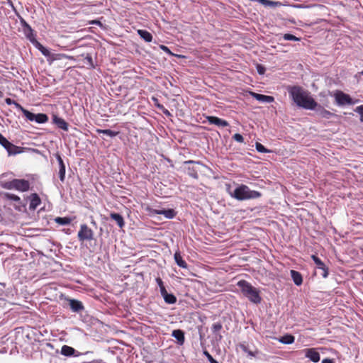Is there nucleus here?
Segmentation results:
<instances>
[{
    "label": "nucleus",
    "instance_id": "obj_1",
    "mask_svg": "<svg viewBox=\"0 0 363 363\" xmlns=\"http://www.w3.org/2000/svg\"><path fill=\"white\" fill-rule=\"evenodd\" d=\"M287 91L294 103L300 108L313 111L318 106V103L311 93L300 86H289Z\"/></svg>",
    "mask_w": 363,
    "mask_h": 363
},
{
    "label": "nucleus",
    "instance_id": "obj_2",
    "mask_svg": "<svg viewBox=\"0 0 363 363\" xmlns=\"http://www.w3.org/2000/svg\"><path fill=\"white\" fill-rule=\"evenodd\" d=\"M227 191L231 197L238 201L257 199L262 196V194L259 191L251 190L245 184L238 186L233 191H231L230 186L228 185Z\"/></svg>",
    "mask_w": 363,
    "mask_h": 363
},
{
    "label": "nucleus",
    "instance_id": "obj_3",
    "mask_svg": "<svg viewBox=\"0 0 363 363\" xmlns=\"http://www.w3.org/2000/svg\"><path fill=\"white\" fill-rule=\"evenodd\" d=\"M237 286L240 288L243 296L248 300L255 304H259L262 301L259 291L254 287L250 282L242 279L237 283Z\"/></svg>",
    "mask_w": 363,
    "mask_h": 363
},
{
    "label": "nucleus",
    "instance_id": "obj_4",
    "mask_svg": "<svg viewBox=\"0 0 363 363\" xmlns=\"http://www.w3.org/2000/svg\"><path fill=\"white\" fill-rule=\"evenodd\" d=\"M0 186L4 189H15L21 192L27 191L30 189L29 182L23 179H13L11 181L1 182Z\"/></svg>",
    "mask_w": 363,
    "mask_h": 363
},
{
    "label": "nucleus",
    "instance_id": "obj_5",
    "mask_svg": "<svg viewBox=\"0 0 363 363\" xmlns=\"http://www.w3.org/2000/svg\"><path fill=\"white\" fill-rule=\"evenodd\" d=\"M23 115L30 121H35L37 123H45L48 121V116L45 113H33L25 108Z\"/></svg>",
    "mask_w": 363,
    "mask_h": 363
},
{
    "label": "nucleus",
    "instance_id": "obj_6",
    "mask_svg": "<svg viewBox=\"0 0 363 363\" xmlns=\"http://www.w3.org/2000/svg\"><path fill=\"white\" fill-rule=\"evenodd\" d=\"M77 237L79 241L91 240L94 239V232L87 225L82 224Z\"/></svg>",
    "mask_w": 363,
    "mask_h": 363
},
{
    "label": "nucleus",
    "instance_id": "obj_7",
    "mask_svg": "<svg viewBox=\"0 0 363 363\" xmlns=\"http://www.w3.org/2000/svg\"><path fill=\"white\" fill-rule=\"evenodd\" d=\"M184 164L187 165L186 167L187 174L194 179H198V169L195 165H202V162L200 161L187 160L184 162Z\"/></svg>",
    "mask_w": 363,
    "mask_h": 363
},
{
    "label": "nucleus",
    "instance_id": "obj_8",
    "mask_svg": "<svg viewBox=\"0 0 363 363\" xmlns=\"http://www.w3.org/2000/svg\"><path fill=\"white\" fill-rule=\"evenodd\" d=\"M335 99L338 106L352 105L354 104L351 96L341 91H337L335 94Z\"/></svg>",
    "mask_w": 363,
    "mask_h": 363
},
{
    "label": "nucleus",
    "instance_id": "obj_9",
    "mask_svg": "<svg viewBox=\"0 0 363 363\" xmlns=\"http://www.w3.org/2000/svg\"><path fill=\"white\" fill-rule=\"evenodd\" d=\"M311 259L314 262L316 268L321 271L320 275L323 277V278L325 279L329 275V269L328 267L324 264V262L316 255H311Z\"/></svg>",
    "mask_w": 363,
    "mask_h": 363
},
{
    "label": "nucleus",
    "instance_id": "obj_10",
    "mask_svg": "<svg viewBox=\"0 0 363 363\" xmlns=\"http://www.w3.org/2000/svg\"><path fill=\"white\" fill-rule=\"evenodd\" d=\"M160 295L163 297L165 303L168 304H173L176 303L177 298L173 294H169L165 287L163 286V283L160 279Z\"/></svg>",
    "mask_w": 363,
    "mask_h": 363
},
{
    "label": "nucleus",
    "instance_id": "obj_11",
    "mask_svg": "<svg viewBox=\"0 0 363 363\" xmlns=\"http://www.w3.org/2000/svg\"><path fill=\"white\" fill-rule=\"evenodd\" d=\"M304 354L306 358L309 359L314 363H317L320 361V353L315 348H308L304 350Z\"/></svg>",
    "mask_w": 363,
    "mask_h": 363
},
{
    "label": "nucleus",
    "instance_id": "obj_12",
    "mask_svg": "<svg viewBox=\"0 0 363 363\" xmlns=\"http://www.w3.org/2000/svg\"><path fill=\"white\" fill-rule=\"evenodd\" d=\"M206 119L210 124L216 125L219 127H227L229 125V123L227 121L216 116H206Z\"/></svg>",
    "mask_w": 363,
    "mask_h": 363
},
{
    "label": "nucleus",
    "instance_id": "obj_13",
    "mask_svg": "<svg viewBox=\"0 0 363 363\" xmlns=\"http://www.w3.org/2000/svg\"><path fill=\"white\" fill-rule=\"evenodd\" d=\"M69 306L70 309L74 313H81L84 310V306L82 301L77 299L68 298Z\"/></svg>",
    "mask_w": 363,
    "mask_h": 363
},
{
    "label": "nucleus",
    "instance_id": "obj_14",
    "mask_svg": "<svg viewBox=\"0 0 363 363\" xmlns=\"http://www.w3.org/2000/svg\"><path fill=\"white\" fill-rule=\"evenodd\" d=\"M61 354L66 357H79L82 354L77 351L74 348L68 346V345H63L61 348Z\"/></svg>",
    "mask_w": 363,
    "mask_h": 363
},
{
    "label": "nucleus",
    "instance_id": "obj_15",
    "mask_svg": "<svg viewBox=\"0 0 363 363\" xmlns=\"http://www.w3.org/2000/svg\"><path fill=\"white\" fill-rule=\"evenodd\" d=\"M30 201L29 209L34 211L41 203V199L38 194L33 193L28 197Z\"/></svg>",
    "mask_w": 363,
    "mask_h": 363
},
{
    "label": "nucleus",
    "instance_id": "obj_16",
    "mask_svg": "<svg viewBox=\"0 0 363 363\" xmlns=\"http://www.w3.org/2000/svg\"><path fill=\"white\" fill-rule=\"evenodd\" d=\"M250 94L254 99L262 103L269 104L274 101V98L272 96L260 94L255 92H251Z\"/></svg>",
    "mask_w": 363,
    "mask_h": 363
},
{
    "label": "nucleus",
    "instance_id": "obj_17",
    "mask_svg": "<svg viewBox=\"0 0 363 363\" xmlns=\"http://www.w3.org/2000/svg\"><path fill=\"white\" fill-rule=\"evenodd\" d=\"M52 123L59 128L65 131L68 130V123L63 118L58 117L57 115L52 116Z\"/></svg>",
    "mask_w": 363,
    "mask_h": 363
},
{
    "label": "nucleus",
    "instance_id": "obj_18",
    "mask_svg": "<svg viewBox=\"0 0 363 363\" xmlns=\"http://www.w3.org/2000/svg\"><path fill=\"white\" fill-rule=\"evenodd\" d=\"M316 113L322 118L325 119H330L332 116H334L335 114L331 113L330 111L324 108L322 106L318 104V106L314 110Z\"/></svg>",
    "mask_w": 363,
    "mask_h": 363
},
{
    "label": "nucleus",
    "instance_id": "obj_19",
    "mask_svg": "<svg viewBox=\"0 0 363 363\" xmlns=\"http://www.w3.org/2000/svg\"><path fill=\"white\" fill-rule=\"evenodd\" d=\"M172 336L174 337L179 345H183L185 341L184 333L180 329L174 330L172 333Z\"/></svg>",
    "mask_w": 363,
    "mask_h": 363
},
{
    "label": "nucleus",
    "instance_id": "obj_20",
    "mask_svg": "<svg viewBox=\"0 0 363 363\" xmlns=\"http://www.w3.org/2000/svg\"><path fill=\"white\" fill-rule=\"evenodd\" d=\"M45 57H50L53 55L50 52V51L44 47L40 43H39L37 40H34L32 43Z\"/></svg>",
    "mask_w": 363,
    "mask_h": 363
},
{
    "label": "nucleus",
    "instance_id": "obj_21",
    "mask_svg": "<svg viewBox=\"0 0 363 363\" xmlns=\"http://www.w3.org/2000/svg\"><path fill=\"white\" fill-rule=\"evenodd\" d=\"M160 215H163L167 219H172L177 215V211L173 208H164L160 207Z\"/></svg>",
    "mask_w": 363,
    "mask_h": 363
},
{
    "label": "nucleus",
    "instance_id": "obj_22",
    "mask_svg": "<svg viewBox=\"0 0 363 363\" xmlns=\"http://www.w3.org/2000/svg\"><path fill=\"white\" fill-rule=\"evenodd\" d=\"M290 273L294 283L296 286L301 285L303 283V277L301 274L296 270H291Z\"/></svg>",
    "mask_w": 363,
    "mask_h": 363
},
{
    "label": "nucleus",
    "instance_id": "obj_23",
    "mask_svg": "<svg viewBox=\"0 0 363 363\" xmlns=\"http://www.w3.org/2000/svg\"><path fill=\"white\" fill-rule=\"evenodd\" d=\"M275 339L277 340L279 342L284 345H290L294 343L295 341V337L291 334H286L280 337H276Z\"/></svg>",
    "mask_w": 363,
    "mask_h": 363
},
{
    "label": "nucleus",
    "instance_id": "obj_24",
    "mask_svg": "<svg viewBox=\"0 0 363 363\" xmlns=\"http://www.w3.org/2000/svg\"><path fill=\"white\" fill-rule=\"evenodd\" d=\"M110 218L115 220L120 228H123L125 225V221L123 216L118 213H111Z\"/></svg>",
    "mask_w": 363,
    "mask_h": 363
},
{
    "label": "nucleus",
    "instance_id": "obj_25",
    "mask_svg": "<svg viewBox=\"0 0 363 363\" xmlns=\"http://www.w3.org/2000/svg\"><path fill=\"white\" fill-rule=\"evenodd\" d=\"M174 260H175V262L177 263V264L183 268V269H187L188 268V264H186V262L183 259L182 255H180V252H176L174 253Z\"/></svg>",
    "mask_w": 363,
    "mask_h": 363
},
{
    "label": "nucleus",
    "instance_id": "obj_26",
    "mask_svg": "<svg viewBox=\"0 0 363 363\" xmlns=\"http://www.w3.org/2000/svg\"><path fill=\"white\" fill-rule=\"evenodd\" d=\"M143 208L145 210L146 215H147L150 217H155L157 215L159 214L158 209L153 208L152 206H150L148 204H144Z\"/></svg>",
    "mask_w": 363,
    "mask_h": 363
},
{
    "label": "nucleus",
    "instance_id": "obj_27",
    "mask_svg": "<svg viewBox=\"0 0 363 363\" xmlns=\"http://www.w3.org/2000/svg\"><path fill=\"white\" fill-rule=\"evenodd\" d=\"M23 30L26 38L28 39L31 43H33L34 40H36L35 35L34 34V31L30 26L26 28H24Z\"/></svg>",
    "mask_w": 363,
    "mask_h": 363
},
{
    "label": "nucleus",
    "instance_id": "obj_28",
    "mask_svg": "<svg viewBox=\"0 0 363 363\" xmlns=\"http://www.w3.org/2000/svg\"><path fill=\"white\" fill-rule=\"evenodd\" d=\"M11 146V147H8L6 150L7 151L9 155H16L17 154H20L23 152V148L20 147L18 146L15 145L14 144L11 143L10 144Z\"/></svg>",
    "mask_w": 363,
    "mask_h": 363
},
{
    "label": "nucleus",
    "instance_id": "obj_29",
    "mask_svg": "<svg viewBox=\"0 0 363 363\" xmlns=\"http://www.w3.org/2000/svg\"><path fill=\"white\" fill-rule=\"evenodd\" d=\"M138 33L145 42H151L152 39V34L145 30H138Z\"/></svg>",
    "mask_w": 363,
    "mask_h": 363
},
{
    "label": "nucleus",
    "instance_id": "obj_30",
    "mask_svg": "<svg viewBox=\"0 0 363 363\" xmlns=\"http://www.w3.org/2000/svg\"><path fill=\"white\" fill-rule=\"evenodd\" d=\"M96 132L99 134L102 133V134L106 135L111 138H113V137L118 135V132L113 131L110 129H96Z\"/></svg>",
    "mask_w": 363,
    "mask_h": 363
},
{
    "label": "nucleus",
    "instance_id": "obj_31",
    "mask_svg": "<svg viewBox=\"0 0 363 363\" xmlns=\"http://www.w3.org/2000/svg\"><path fill=\"white\" fill-rule=\"evenodd\" d=\"M55 221L59 225H66L70 224L72 218L69 217H57Z\"/></svg>",
    "mask_w": 363,
    "mask_h": 363
},
{
    "label": "nucleus",
    "instance_id": "obj_32",
    "mask_svg": "<svg viewBox=\"0 0 363 363\" xmlns=\"http://www.w3.org/2000/svg\"><path fill=\"white\" fill-rule=\"evenodd\" d=\"M5 102L8 105L13 104L18 109L21 110L22 113H23V111L25 110V108L20 104L11 99V98H6L5 99Z\"/></svg>",
    "mask_w": 363,
    "mask_h": 363
},
{
    "label": "nucleus",
    "instance_id": "obj_33",
    "mask_svg": "<svg viewBox=\"0 0 363 363\" xmlns=\"http://www.w3.org/2000/svg\"><path fill=\"white\" fill-rule=\"evenodd\" d=\"M65 172L66 167L65 165L59 166V178L60 182H64L65 179Z\"/></svg>",
    "mask_w": 363,
    "mask_h": 363
},
{
    "label": "nucleus",
    "instance_id": "obj_34",
    "mask_svg": "<svg viewBox=\"0 0 363 363\" xmlns=\"http://www.w3.org/2000/svg\"><path fill=\"white\" fill-rule=\"evenodd\" d=\"M11 142H9L1 133H0V145H1L6 150L11 147Z\"/></svg>",
    "mask_w": 363,
    "mask_h": 363
},
{
    "label": "nucleus",
    "instance_id": "obj_35",
    "mask_svg": "<svg viewBox=\"0 0 363 363\" xmlns=\"http://www.w3.org/2000/svg\"><path fill=\"white\" fill-rule=\"evenodd\" d=\"M282 38L285 40H291V41H300L301 38H297L296 36L291 34V33H285L283 35Z\"/></svg>",
    "mask_w": 363,
    "mask_h": 363
},
{
    "label": "nucleus",
    "instance_id": "obj_36",
    "mask_svg": "<svg viewBox=\"0 0 363 363\" xmlns=\"http://www.w3.org/2000/svg\"><path fill=\"white\" fill-rule=\"evenodd\" d=\"M240 347L244 352L247 353L248 354V356H250V357L255 356V354L253 352L249 350L248 345H246L245 343H240Z\"/></svg>",
    "mask_w": 363,
    "mask_h": 363
},
{
    "label": "nucleus",
    "instance_id": "obj_37",
    "mask_svg": "<svg viewBox=\"0 0 363 363\" xmlns=\"http://www.w3.org/2000/svg\"><path fill=\"white\" fill-rule=\"evenodd\" d=\"M5 197L9 200L13 201H16L18 203H21V198L16 194H11V193H6Z\"/></svg>",
    "mask_w": 363,
    "mask_h": 363
},
{
    "label": "nucleus",
    "instance_id": "obj_38",
    "mask_svg": "<svg viewBox=\"0 0 363 363\" xmlns=\"http://www.w3.org/2000/svg\"><path fill=\"white\" fill-rule=\"evenodd\" d=\"M255 148L257 152H262V153H267V152H271L269 150L267 149L263 145H262L259 143H256Z\"/></svg>",
    "mask_w": 363,
    "mask_h": 363
},
{
    "label": "nucleus",
    "instance_id": "obj_39",
    "mask_svg": "<svg viewBox=\"0 0 363 363\" xmlns=\"http://www.w3.org/2000/svg\"><path fill=\"white\" fill-rule=\"evenodd\" d=\"M222 329V325L220 323H215L212 325L211 330L212 333L216 334Z\"/></svg>",
    "mask_w": 363,
    "mask_h": 363
},
{
    "label": "nucleus",
    "instance_id": "obj_40",
    "mask_svg": "<svg viewBox=\"0 0 363 363\" xmlns=\"http://www.w3.org/2000/svg\"><path fill=\"white\" fill-rule=\"evenodd\" d=\"M85 61L86 62V64L91 67V68H94L95 66H94V62H93V59H92V57L91 55L89 54H87L86 56L84 58Z\"/></svg>",
    "mask_w": 363,
    "mask_h": 363
},
{
    "label": "nucleus",
    "instance_id": "obj_41",
    "mask_svg": "<svg viewBox=\"0 0 363 363\" xmlns=\"http://www.w3.org/2000/svg\"><path fill=\"white\" fill-rule=\"evenodd\" d=\"M203 354L204 356L206 357L210 363H216L217 361L211 356V354L207 350H203Z\"/></svg>",
    "mask_w": 363,
    "mask_h": 363
},
{
    "label": "nucleus",
    "instance_id": "obj_42",
    "mask_svg": "<svg viewBox=\"0 0 363 363\" xmlns=\"http://www.w3.org/2000/svg\"><path fill=\"white\" fill-rule=\"evenodd\" d=\"M354 111L359 114L360 116V121L363 123V105H360L354 109Z\"/></svg>",
    "mask_w": 363,
    "mask_h": 363
},
{
    "label": "nucleus",
    "instance_id": "obj_43",
    "mask_svg": "<svg viewBox=\"0 0 363 363\" xmlns=\"http://www.w3.org/2000/svg\"><path fill=\"white\" fill-rule=\"evenodd\" d=\"M233 140H235V141L238 142V143H244V138L243 136L240 134V133H235L233 136Z\"/></svg>",
    "mask_w": 363,
    "mask_h": 363
},
{
    "label": "nucleus",
    "instance_id": "obj_44",
    "mask_svg": "<svg viewBox=\"0 0 363 363\" xmlns=\"http://www.w3.org/2000/svg\"><path fill=\"white\" fill-rule=\"evenodd\" d=\"M55 157L57 160L59 166L65 165V164L60 154L57 153L55 155Z\"/></svg>",
    "mask_w": 363,
    "mask_h": 363
},
{
    "label": "nucleus",
    "instance_id": "obj_45",
    "mask_svg": "<svg viewBox=\"0 0 363 363\" xmlns=\"http://www.w3.org/2000/svg\"><path fill=\"white\" fill-rule=\"evenodd\" d=\"M257 70L259 74H264L265 72V68L262 65H257Z\"/></svg>",
    "mask_w": 363,
    "mask_h": 363
},
{
    "label": "nucleus",
    "instance_id": "obj_46",
    "mask_svg": "<svg viewBox=\"0 0 363 363\" xmlns=\"http://www.w3.org/2000/svg\"><path fill=\"white\" fill-rule=\"evenodd\" d=\"M20 23H21V26L23 28V30H24V28H26L28 26H30V25L22 17L20 18Z\"/></svg>",
    "mask_w": 363,
    "mask_h": 363
},
{
    "label": "nucleus",
    "instance_id": "obj_47",
    "mask_svg": "<svg viewBox=\"0 0 363 363\" xmlns=\"http://www.w3.org/2000/svg\"><path fill=\"white\" fill-rule=\"evenodd\" d=\"M160 50L166 52L167 53H168L169 55H173V54L171 52V51L169 50V49L165 46V45H160Z\"/></svg>",
    "mask_w": 363,
    "mask_h": 363
},
{
    "label": "nucleus",
    "instance_id": "obj_48",
    "mask_svg": "<svg viewBox=\"0 0 363 363\" xmlns=\"http://www.w3.org/2000/svg\"><path fill=\"white\" fill-rule=\"evenodd\" d=\"M160 111H162L166 116H172V114L170 113V112L161 104H160Z\"/></svg>",
    "mask_w": 363,
    "mask_h": 363
},
{
    "label": "nucleus",
    "instance_id": "obj_49",
    "mask_svg": "<svg viewBox=\"0 0 363 363\" xmlns=\"http://www.w3.org/2000/svg\"><path fill=\"white\" fill-rule=\"evenodd\" d=\"M90 24L91 25H97L100 27H102L103 26V24L98 20H94L90 22Z\"/></svg>",
    "mask_w": 363,
    "mask_h": 363
},
{
    "label": "nucleus",
    "instance_id": "obj_50",
    "mask_svg": "<svg viewBox=\"0 0 363 363\" xmlns=\"http://www.w3.org/2000/svg\"><path fill=\"white\" fill-rule=\"evenodd\" d=\"M322 363H335V362L333 359L326 358V359H323Z\"/></svg>",
    "mask_w": 363,
    "mask_h": 363
},
{
    "label": "nucleus",
    "instance_id": "obj_51",
    "mask_svg": "<svg viewBox=\"0 0 363 363\" xmlns=\"http://www.w3.org/2000/svg\"><path fill=\"white\" fill-rule=\"evenodd\" d=\"M152 100L155 101V106L159 107V100L155 96L152 97Z\"/></svg>",
    "mask_w": 363,
    "mask_h": 363
},
{
    "label": "nucleus",
    "instance_id": "obj_52",
    "mask_svg": "<svg viewBox=\"0 0 363 363\" xmlns=\"http://www.w3.org/2000/svg\"><path fill=\"white\" fill-rule=\"evenodd\" d=\"M157 284L159 285V277L155 278Z\"/></svg>",
    "mask_w": 363,
    "mask_h": 363
},
{
    "label": "nucleus",
    "instance_id": "obj_53",
    "mask_svg": "<svg viewBox=\"0 0 363 363\" xmlns=\"http://www.w3.org/2000/svg\"><path fill=\"white\" fill-rule=\"evenodd\" d=\"M358 74L363 75V70L362 72H359Z\"/></svg>",
    "mask_w": 363,
    "mask_h": 363
},
{
    "label": "nucleus",
    "instance_id": "obj_54",
    "mask_svg": "<svg viewBox=\"0 0 363 363\" xmlns=\"http://www.w3.org/2000/svg\"><path fill=\"white\" fill-rule=\"evenodd\" d=\"M296 7L301 8V5H298V6H296Z\"/></svg>",
    "mask_w": 363,
    "mask_h": 363
},
{
    "label": "nucleus",
    "instance_id": "obj_55",
    "mask_svg": "<svg viewBox=\"0 0 363 363\" xmlns=\"http://www.w3.org/2000/svg\"><path fill=\"white\" fill-rule=\"evenodd\" d=\"M160 157H163V158L166 159V158L164 157V155H160Z\"/></svg>",
    "mask_w": 363,
    "mask_h": 363
},
{
    "label": "nucleus",
    "instance_id": "obj_56",
    "mask_svg": "<svg viewBox=\"0 0 363 363\" xmlns=\"http://www.w3.org/2000/svg\"><path fill=\"white\" fill-rule=\"evenodd\" d=\"M216 363H219L218 362H216Z\"/></svg>",
    "mask_w": 363,
    "mask_h": 363
}]
</instances>
